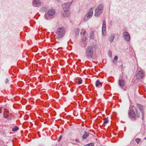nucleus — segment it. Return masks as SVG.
<instances>
[{"label":"nucleus","mask_w":146,"mask_h":146,"mask_svg":"<svg viewBox=\"0 0 146 146\" xmlns=\"http://www.w3.org/2000/svg\"><path fill=\"white\" fill-rule=\"evenodd\" d=\"M65 33V30L63 27L58 28L56 30V34L57 39H60L62 38Z\"/></svg>","instance_id":"obj_1"},{"label":"nucleus","mask_w":146,"mask_h":146,"mask_svg":"<svg viewBox=\"0 0 146 146\" xmlns=\"http://www.w3.org/2000/svg\"><path fill=\"white\" fill-rule=\"evenodd\" d=\"M73 1H71L70 2L65 3L63 5L62 8L64 10V11L65 14L64 13L63 15L64 17H67L69 16V12L68 11V9L70 7L72 4Z\"/></svg>","instance_id":"obj_2"},{"label":"nucleus","mask_w":146,"mask_h":146,"mask_svg":"<svg viewBox=\"0 0 146 146\" xmlns=\"http://www.w3.org/2000/svg\"><path fill=\"white\" fill-rule=\"evenodd\" d=\"M86 55L88 59L91 58L94 54V50L93 47L89 46L86 49Z\"/></svg>","instance_id":"obj_3"},{"label":"nucleus","mask_w":146,"mask_h":146,"mask_svg":"<svg viewBox=\"0 0 146 146\" xmlns=\"http://www.w3.org/2000/svg\"><path fill=\"white\" fill-rule=\"evenodd\" d=\"M103 6L102 5H99L95 10V15L96 17H98L102 13Z\"/></svg>","instance_id":"obj_4"},{"label":"nucleus","mask_w":146,"mask_h":146,"mask_svg":"<svg viewBox=\"0 0 146 146\" xmlns=\"http://www.w3.org/2000/svg\"><path fill=\"white\" fill-rule=\"evenodd\" d=\"M93 15V10L92 8L89 10L88 12L84 16L83 20L84 21H86L91 18Z\"/></svg>","instance_id":"obj_5"},{"label":"nucleus","mask_w":146,"mask_h":146,"mask_svg":"<svg viewBox=\"0 0 146 146\" xmlns=\"http://www.w3.org/2000/svg\"><path fill=\"white\" fill-rule=\"evenodd\" d=\"M55 11L53 9H49L48 10L47 12V15H44L45 18L47 20L51 19V17H50L53 16L55 15Z\"/></svg>","instance_id":"obj_6"},{"label":"nucleus","mask_w":146,"mask_h":146,"mask_svg":"<svg viewBox=\"0 0 146 146\" xmlns=\"http://www.w3.org/2000/svg\"><path fill=\"white\" fill-rule=\"evenodd\" d=\"M123 36L124 39L127 41H129L130 39L129 34L127 32H124L123 33Z\"/></svg>","instance_id":"obj_7"},{"label":"nucleus","mask_w":146,"mask_h":146,"mask_svg":"<svg viewBox=\"0 0 146 146\" xmlns=\"http://www.w3.org/2000/svg\"><path fill=\"white\" fill-rule=\"evenodd\" d=\"M106 22L105 20L103 21L102 26V35L103 36H105L106 35Z\"/></svg>","instance_id":"obj_8"},{"label":"nucleus","mask_w":146,"mask_h":146,"mask_svg":"<svg viewBox=\"0 0 146 146\" xmlns=\"http://www.w3.org/2000/svg\"><path fill=\"white\" fill-rule=\"evenodd\" d=\"M144 73L142 70L139 71L137 74V77L138 79H141L144 76Z\"/></svg>","instance_id":"obj_9"},{"label":"nucleus","mask_w":146,"mask_h":146,"mask_svg":"<svg viewBox=\"0 0 146 146\" xmlns=\"http://www.w3.org/2000/svg\"><path fill=\"white\" fill-rule=\"evenodd\" d=\"M129 116L130 118L132 117L134 118L135 116V114L133 110H129Z\"/></svg>","instance_id":"obj_10"},{"label":"nucleus","mask_w":146,"mask_h":146,"mask_svg":"<svg viewBox=\"0 0 146 146\" xmlns=\"http://www.w3.org/2000/svg\"><path fill=\"white\" fill-rule=\"evenodd\" d=\"M41 3L40 0H33V5L34 7H36L37 5H40Z\"/></svg>","instance_id":"obj_11"},{"label":"nucleus","mask_w":146,"mask_h":146,"mask_svg":"<svg viewBox=\"0 0 146 146\" xmlns=\"http://www.w3.org/2000/svg\"><path fill=\"white\" fill-rule=\"evenodd\" d=\"M137 107L139 109L140 111L141 112V113H142V118H143L144 113L143 108L142 106L140 105H138Z\"/></svg>","instance_id":"obj_12"},{"label":"nucleus","mask_w":146,"mask_h":146,"mask_svg":"<svg viewBox=\"0 0 146 146\" xmlns=\"http://www.w3.org/2000/svg\"><path fill=\"white\" fill-rule=\"evenodd\" d=\"M125 82L123 79L119 80V84L121 87H123L124 86Z\"/></svg>","instance_id":"obj_13"},{"label":"nucleus","mask_w":146,"mask_h":146,"mask_svg":"<svg viewBox=\"0 0 146 146\" xmlns=\"http://www.w3.org/2000/svg\"><path fill=\"white\" fill-rule=\"evenodd\" d=\"M102 83L99 80H97L96 83V87H99L101 86L102 85Z\"/></svg>","instance_id":"obj_14"},{"label":"nucleus","mask_w":146,"mask_h":146,"mask_svg":"<svg viewBox=\"0 0 146 146\" xmlns=\"http://www.w3.org/2000/svg\"><path fill=\"white\" fill-rule=\"evenodd\" d=\"M94 32L93 31H91L90 33V38L91 39H93L94 38Z\"/></svg>","instance_id":"obj_15"},{"label":"nucleus","mask_w":146,"mask_h":146,"mask_svg":"<svg viewBox=\"0 0 146 146\" xmlns=\"http://www.w3.org/2000/svg\"><path fill=\"white\" fill-rule=\"evenodd\" d=\"M115 38V36L114 35H111L109 39V41L110 42H111L113 41Z\"/></svg>","instance_id":"obj_16"},{"label":"nucleus","mask_w":146,"mask_h":146,"mask_svg":"<svg viewBox=\"0 0 146 146\" xmlns=\"http://www.w3.org/2000/svg\"><path fill=\"white\" fill-rule=\"evenodd\" d=\"M74 31L76 34V35H78L79 33L80 30L79 28H77L75 29Z\"/></svg>","instance_id":"obj_17"},{"label":"nucleus","mask_w":146,"mask_h":146,"mask_svg":"<svg viewBox=\"0 0 146 146\" xmlns=\"http://www.w3.org/2000/svg\"><path fill=\"white\" fill-rule=\"evenodd\" d=\"M89 135V133H88L85 132V133L82 136L83 139H86V137Z\"/></svg>","instance_id":"obj_18"},{"label":"nucleus","mask_w":146,"mask_h":146,"mask_svg":"<svg viewBox=\"0 0 146 146\" xmlns=\"http://www.w3.org/2000/svg\"><path fill=\"white\" fill-rule=\"evenodd\" d=\"M104 121L103 123L105 124L107 123L108 122V120L107 118H105L104 119Z\"/></svg>","instance_id":"obj_19"},{"label":"nucleus","mask_w":146,"mask_h":146,"mask_svg":"<svg viewBox=\"0 0 146 146\" xmlns=\"http://www.w3.org/2000/svg\"><path fill=\"white\" fill-rule=\"evenodd\" d=\"M135 110L136 111L137 116V117H139L140 116L139 113L138 112V111L137 110L135 109Z\"/></svg>","instance_id":"obj_20"},{"label":"nucleus","mask_w":146,"mask_h":146,"mask_svg":"<svg viewBox=\"0 0 146 146\" xmlns=\"http://www.w3.org/2000/svg\"><path fill=\"white\" fill-rule=\"evenodd\" d=\"M78 81L77 82V83H78V84H80L82 83V80L81 78H79L78 79Z\"/></svg>","instance_id":"obj_21"},{"label":"nucleus","mask_w":146,"mask_h":146,"mask_svg":"<svg viewBox=\"0 0 146 146\" xmlns=\"http://www.w3.org/2000/svg\"><path fill=\"white\" fill-rule=\"evenodd\" d=\"M18 129V128L16 126L14 128H13L12 130L13 131H15L17 130Z\"/></svg>","instance_id":"obj_22"},{"label":"nucleus","mask_w":146,"mask_h":146,"mask_svg":"<svg viewBox=\"0 0 146 146\" xmlns=\"http://www.w3.org/2000/svg\"><path fill=\"white\" fill-rule=\"evenodd\" d=\"M94 144L92 143H91L87 145H85L84 146H93Z\"/></svg>","instance_id":"obj_23"},{"label":"nucleus","mask_w":146,"mask_h":146,"mask_svg":"<svg viewBox=\"0 0 146 146\" xmlns=\"http://www.w3.org/2000/svg\"><path fill=\"white\" fill-rule=\"evenodd\" d=\"M41 10L43 11H46L47 9L45 7H43L41 9Z\"/></svg>","instance_id":"obj_24"},{"label":"nucleus","mask_w":146,"mask_h":146,"mask_svg":"<svg viewBox=\"0 0 146 146\" xmlns=\"http://www.w3.org/2000/svg\"><path fill=\"white\" fill-rule=\"evenodd\" d=\"M140 141V139L138 138L137 139L135 140V141L137 144H138L139 143Z\"/></svg>","instance_id":"obj_25"},{"label":"nucleus","mask_w":146,"mask_h":146,"mask_svg":"<svg viewBox=\"0 0 146 146\" xmlns=\"http://www.w3.org/2000/svg\"><path fill=\"white\" fill-rule=\"evenodd\" d=\"M108 55L109 56L111 57V56H112V52H111V51H109V52H108Z\"/></svg>","instance_id":"obj_26"},{"label":"nucleus","mask_w":146,"mask_h":146,"mask_svg":"<svg viewBox=\"0 0 146 146\" xmlns=\"http://www.w3.org/2000/svg\"><path fill=\"white\" fill-rule=\"evenodd\" d=\"M117 58H118L117 56H116L114 57V60H115L116 61L117 60Z\"/></svg>","instance_id":"obj_27"},{"label":"nucleus","mask_w":146,"mask_h":146,"mask_svg":"<svg viewBox=\"0 0 146 146\" xmlns=\"http://www.w3.org/2000/svg\"><path fill=\"white\" fill-rule=\"evenodd\" d=\"M62 138V136H60L59 137V139H58V142H59V141H60V140H61V139Z\"/></svg>","instance_id":"obj_28"},{"label":"nucleus","mask_w":146,"mask_h":146,"mask_svg":"<svg viewBox=\"0 0 146 146\" xmlns=\"http://www.w3.org/2000/svg\"><path fill=\"white\" fill-rule=\"evenodd\" d=\"M5 83L6 84L8 83H9V80H8V79H7L5 80Z\"/></svg>","instance_id":"obj_29"},{"label":"nucleus","mask_w":146,"mask_h":146,"mask_svg":"<svg viewBox=\"0 0 146 146\" xmlns=\"http://www.w3.org/2000/svg\"><path fill=\"white\" fill-rule=\"evenodd\" d=\"M3 116L4 118H8V116L7 115H5L4 114L3 115Z\"/></svg>","instance_id":"obj_30"},{"label":"nucleus","mask_w":146,"mask_h":146,"mask_svg":"<svg viewBox=\"0 0 146 146\" xmlns=\"http://www.w3.org/2000/svg\"><path fill=\"white\" fill-rule=\"evenodd\" d=\"M86 31H84L83 33V35H85V34H86Z\"/></svg>","instance_id":"obj_31"},{"label":"nucleus","mask_w":146,"mask_h":146,"mask_svg":"<svg viewBox=\"0 0 146 146\" xmlns=\"http://www.w3.org/2000/svg\"><path fill=\"white\" fill-rule=\"evenodd\" d=\"M76 141H78V142H79V141H78V140L77 139H76Z\"/></svg>","instance_id":"obj_32"},{"label":"nucleus","mask_w":146,"mask_h":146,"mask_svg":"<svg viewBox=\"0 0 146 146\" xmlns=\"http://www.w3.org/2000/svg\"><path fill=\"white\" fill-rule=\"evenodd\" d=\"M56 1H58V2H60V0H56Z\"/></svg>","instance_id":"obj_33"},{"label":"nucleus","mask_w":146,"mask_h":146,"mask_svg":"<svg viewBox=\"0 0 146 146\" xmlns=\"http://www.w3.org/2000/svg\"><path fill=\"white\" fill-rule=\"evenodd\" d=\"M145 139H146V137L144 138Z\"/></svg>","instance_id":"obj_34"},{"label":"nucleus","mask_w":146,"mask_h":146,"mask_svg":"<svg viewBox=\"0 0 146 146\" xmlns=\"http://www.w3.org/2000/svg\"><path fill=\"white\" fill-rule=\"evenodd\" d=\"M114 62H115L114 60H113V62L114 63Z\"/></svg>","instance_id":"obj_35"},{"label":"nucleus","mask_w":146,"mask_h":146,"mask_svg":"<svg viewBox=\"0 0 146 146\" xmlns=\"http://www.w3.org/2000/svg\"><path fill=\"white\" fill-rule=\"evenodd\" d=\"M3 108L4 109V107H3V108Z\"/></svg>","instance_id":"obj_36"},{"label":"nucleus","mask_w":146,"mask_h":146,"mask_svg":"<svg viewBox=\"0 0 146 146\" xmlns=\"http://www.w3.org/2000/svg\"><path fill=\"white\" fill-rule=\"evenodd\" d=\"M5 111H7V110H6Z\"/></svg>","instance_id":"obj_37"},{"label":"nucleus","mask_w":146,"mask_h":146,"mask_svg":"<svg viewBox=\"0 0 146 146\" xmlns=\"http://www.w3.org/2000/svg\"><path fill=\"white\" fill-rule=\"evenodd\" d=\"M1 113V111L0 110V113Z\"/></svg>","instance_id":"obj_38"}]
</instances>
